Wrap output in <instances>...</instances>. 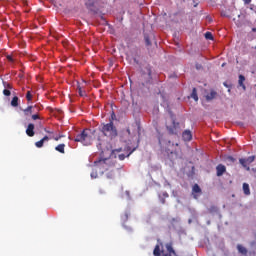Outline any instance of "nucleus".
<instances>
[{
  "mask_svg": "<svg viewBox=\"0 0 256 256\" xmlns=\"http://www.w3.org/2000/svg\"><path fill=\"white\" fill-rule=\"evenodd\" d=\"M123 169V166L117 162H113L109 158L99 159L94 162V168L91 172L92 179H97L98 177V171L99 173H105V171H110V173L107 174L108 179H113L115 177V173L117 171H121Z\"/></svg>",
  "mask_w": 256,
  "mask_h": 256,
  "instance_id": "nucleus-1",
  "label": "nucleus"
},
{
  "mask_svg": "<svg viewBox=\"0 0 256 256\" xmlns=\"http://www.w3.org/2000/svg\"><path fill=\"white\" fill-rule=\"evenodd\" d=\"M76 143H82V145L89 146L93 143V132L91 129H84L80 134H77L74 138Z\"/></svg>",
  "mask_w": 256,
  "mask_h": 256,
  "instance_id": "nucleus-2",
  "label": "nucleus"
},
{
  "mask_svg": "<svg viewBox=\"0 0 256 256\" xmlns=\"http://www.w3.org/2000/svg\"><path fill=\"white\" fill-rule=\"evenodd\" d=\"M165 247L168 253H165V250L163 249V243L157 244L154 248L153 255L154 256H177V252H175V249H173L172 243H167Z\"/></svg>",
  "mask_w": 256,
  "mask_h": 256,
  "instance_id": "nucleus-3",
  "label": "nucleus"
},
{
  "mask_svg": "<svg viewBox=\"0 0 256 256\" xmlns=\"http://www.w3.org/2000/svg\"><path fill=\"white\" fill-rule=\"evenodd\" d=\"M100 131L101 133H103L105 137H108V139H115V137H117L118 135L117 127H115V124H113V121H110L107 124L102 123Z\"/></svg>",
  "mask_w": 256,
  "mask_h": 256,
  "instance_id": "nucleus-4",
  "label": "nucleus"
},
{
  "mask_svg": "<svg viewBox=\"0 0 256 256\" xmlns=\"http://www.w3.org/2000/svg\"><path fill=\"white\" fill-rule=\"evenodd\" d=\"M142 79L145 80V83H151V79H153L151 66L148 65L144 68L142 71Z\"/></svg>",
  "mask_w": 256,
  "mask_h": 256,
  "instance_id": "nucleus-5",
  "label": "nucleus"
},
{
  "mask_svg": "<svg viewBox=\"0 0 256 256\" xmlns=\"http://www.w3.org/2000/svg\"><path fill=\"white\" fill-rule=\"evenodd\" d=\"M253 161H255V156H249L248 158H240L239 159L240 165H242V167L247 169V171H249V169H250L249 165L251 163H253Z\"/></svg>",
  "mask_w": 256,
  "mask_h": 256,
  "instance_id": "nucleus-6",
  "label": "nucleus"
},
{
  "mask_svg": "<svg viewBox=\"0 0 256 256\" xmlns=\"http://www.w3.org/2000/svg\"><path fill=\"white\" fill-rule=\"evenodd\" d=\"M170 135H177L179 133V122L172 121V126H167Z\"/></svg>",
  "mask_w": 256,
  "mask_h": 256,
  "instance_id": "nucleus-7",
  "label": "nucleus"
},
{
  "mask_svg": "<svg viewBox=\"0 0 256 256\" xmlns=\"http://www.w3.org/2000/svg\"><path fill=\"white\" fill-rule=\"evenodd\" d=\"M201 187H199V184H194L192 188V195L194 199H199V195H201Z\"/></svg>",
  "mask_w": 256,
  "mask_h": 256,
  "instance_id": "nucleus-8",
  "label": "nucleus"
},
{
  "mask_svg": "<svg viewBox=\"0 0 256 256\" xmlns=\"http://www.w3.org/2000/svg\"><path fill=\"white\" fill-rule=\"evenodd\" d=\"M26 135H28V137H35V124H28V127L26 129Z\"/></svg>",
  "mask_w": 256,
  "mask_h": 256,
  "instance_id": "nucleus-9",
  "label": "nucleus"
},
{
  "mask_svg": "<svg viewBox=\"0 0 256 256\" xmlns=\"http://www.w3.org/2000/svg\"><path fill=\"white\" fill-rule=\"evenodd\" d=\"M25 117H31L35 113V106H28L23 110Z\"/></svg>",
  "mask_w": 256,
  "mask_h": 256,
  "instance_id": "nucleus-10",
  "label": "nucleus"
},
{
  "mask_svg": "<svg viewBox=\"0 0 256 256\" xmlns=\"http://www.w3.org/2000/svg\"><path fill=\"white\" fill-rule=\"evenodd\" d=\"M216 174H217V177H221L223 175V173H225V171H227V168L225 167V165L223 164H219L217 167H216Z\"/></svg>",
  "mask_w": 256,
  "mask_h": 256,
  "instance_id": "nucleus-11",
  "label": "nucleus"
},
{
  "mask_svg": "<svg viewBox=\"0 0 256 256\" xmlns=\"http://www.w3.org/2000/svg\"><path fill=\"white\" fill-rule=\"evenodd\" d=\"M182 139L183 141H191V139H193V134L190 132V130H185L182 133Z\"/></svg>",
  "mask_w": 256,
  "mask_h": 256,
  "instance_id": "nucleus-12",
  "label": "nucleus"
},
{
  "mask_svg": "<svg viewBox=\"0 0 256 256\" xmlns=\"http://www.w3.org/2000/svg\"><path fill=\"white\" fill-rule=\"evenodd\" d=\"M237 250L238 253H240L241 255L247 256V253H249V251L247 250V248H245L243 245L238 244L237 245Z\"/></svg>",
  "mask_w": 256,
  "mask_h": 256,
  "instance_id": "nucleus-13",
  "label": "nucleus"
},
{
  "mask_svg": "<svg viewBox=\"0 0 256 256\" xmlns=\"http://www.w3.org/2000/svg\"><path fill=\"white\" fill-rule=\"evenodd\" d=\"M244 83H245V76L239 75L238 84H239V86L242 87V89H244V91H245L246 87H245V84H244Z\"/></svg>",
  "mask_w": 256,
  "mask_h": 256,
  "instance_id": "nucleus-14",
  "label": "nucleus"
},
{
  "mask_svg": "<svg viewBox=\"0 0 256 256\" xmlns=\"http://www.w3.org/2000/svg\"><path fill=\"white\" fill-rule=\"evenodd\" d=\"M217 97V92L211 91L210 94L206 95V100L207 101H213Z\"/></svg>",
  "mask_w": 256,
  "mask_h": 256,
  "instance_id": "nucleus-15",
  "label": "nucleus"
},
{
  "mask_svg": "<svg viewBox=\"0 0 256 256\" xmlns=\"http://www.w3.org/2000/svg\"><path fill=\"white\" fill-rule=\"evenodd\" d=\"M55 151H58V153L65 154V144H59L55 147Z\"/></svg>",
  "mask_w": 256,
  "mask_h": 256,
  "instance_id": "nucleus-16",
  "label": "nucleus"
},
{
  "mask_svg": "<svg viewBox=\"0 0 256 256\" xmlns=\"http://www.w3.org/2000/svg\"><path fill=\"white\" fill-rule=\"evenodd\" d=\"M11 106L12 107H19V97L14 96L11 100Z\"/></svg>",
  "mask_w": 256,
  "mask_h": 256,
  "instance_id": "nucleus-17",
  "label": "nucleus"
},
{
  "mask_svg": "<svg viewBox=\"0 0 256 256\" xmlns=\"http://www.w3.org/2000/svg\"><path fill=\"white\" fill-rule=\"evenodd\" d=\"M191 98L194 99V101H199V96H197V88H193Z\"/></svg>",
  "mask_w": 256,
  "mask_h": 256,
  "instance_id": "nucleus-18",
  "label": "nucleus"
},
{
  "mask_svg": "<svg viewBox=\"0 0 256 256\" xmlns=\"http://www.w3.org/2000/svg\"><path fill=\"white\" fill-rule=\"evenodd\" d=\"M243 191H244V194L251 195V190L249 189V184H247V183L243 184Z\"/></svg>",
  "mask_w": 256,
  "mask_h": 256,
  "instance_id": "nucleus-19",
  "label": "nucleus"
},
{
  "mask_svg": "<svg viewBox=\"0 0 256 256\" xmlns=\"http://www.w3.org/2000/svg\"><path fill=\"white\" fill-rule=\"evenodd\" d=\"M77 89H78V93H79L80 97L87 96V93L85 91H83V89L81 88V85H79V83H78Z\"/></svg>",
  "mask_w": 256,
  "mask_h": 256,
  "instance_id": "nucleus-20",
  "label": "nucleus"
},
{
  "mask_svg": "<svg viewBox=\"0 0 256 256\" xmlns=\"http://www.w3.org/2000/svg\"><path fill=\"white\" fill-rule=\"evenodd\" d=\"M144 41H145L147 47H151V40L149 38V35L145 34Z\"/></svg>",
  "mask_w": 256,
  "mask_h": 256,
  "instance_id": "nucleus-21",
  "label": "nucleus"
},
{
  "mask_svg": "<svg viewBox=\"0 0 256 256\" xmlns=\"http://www.w3.org/2000/svg\"><path fill=\"white\" fill-rule=\"evenodd\" d=\"M86 3V7H93V5L95 4V0H85Z\"/></svg>",
  "mask_w": 256,
  "mask_h": 256,
  "instance_id": "nucleus-22",
  "label": "nucleus"
},
{
  "mask_svg": "<svg viewBox=\"0 0 256 256\" xmlns=\"http://www.w3.org/2000/svg\"><path fill=\"white\" fill-rule=\"evenodd\" d=\"M3 86H4L5 89H8V90L13 89V86L10 83L6 82V81H3Z\"/></svg>",
  "mask_w": 256,
  "mask_h": 256,
  "instance_id": "nucleus-23",
  "label": "nucleus"
},
{
  "mask_svg": "<svg viewBox=\"0 0 256 256\" xmlns=\"http://www.w3.org/2000/svg\"><path fill=\"white\" fill-rule=\"evenodd\" d=\"M26 99L27 101H33V94H31V91H27Z\"/></svg>",
  "mask_w": 256,
  "mask_h": 256,
  "instance_id": "nucleus-24",
  "label": "nucleus"
},
{
  "mask_svg": "<svg viewBox=\"0 0 256 256\" xmlns=\"http://www.w3.org/2000/svg\"><path fill=\"white\" fill-rule=\"evenodd\" d=\"M205 38L209 39L210 41H213V34L211 32H206L205 33Z\"/></svg>",
  "mask_w": 256,
  "mask_h": 256,
  "instance_id": "nucleus-25",
  "label": "nucleus"
},
{
  "mask_svg": "<svg viewBox=\"0 0 256 256\" xmlns=\"http://www.w3.org/2000/svg\"><path fill=\"white\" fill-rule=\"evenodd\" d=\"M43 143H45V142H43V140H39V141H37V142L35 143V145H36V147H37L38 149H41V147H43Z\"/></svg>",
  "mask_w": 256,
  "mask_h": 256,
  "instance_id": "nucleus-26",
  "label": "nucleus"
},
{
  "mask_svg": "<svg viewBox=\"0 0 256 256\" xmlns=\"http://www.w3.org/2000/svg\"><path fill=\"white\" fill-rule=\"evenodd\" d=\"M3 95H5V97L11 96V90H9V89H4V90H3Z\"/></svg>",
  "mask_w": 256,
  "mask_h": 256,
  "instance_id": "nucleus-27",
  "label": "nucleus"
},
{
  "mask_svg": "<svg viewBox=\"0 0 256 256\" xmlns=\"http://www.w3.org/2000/svg\"><path fill=\"white\" fill-rule=\"evenodd\" d=\"M63 138V135L59 136H51L50 139H54V141H59V139Z\"/></svg>",
  "mask_w": 256,
  "mask_h": 256,
  "instance_id": "nucleus-28",
  "label": "nucleus"
},
{
  "mask_svg": "<svg viewBox=\"0 0 256 256\" xmlns=\"http://www.w3.org/2000/svg\"><path fill=\"white\" fill-rule=\"evenodd\" d=\"M167 152H168V153H171V154H173V153L177 154V149L168 148V149H167Z\"/></svg>",
  "mask_w": 256,
  "mask_h": 256,
  "instance_id": "nucleus-29",
  "label": "nucleus"
},
{
  "mask_svg": "<svg viewBox=\"0 0 256 256\" xmlns=\"http://www.w3.org/2000/svg\"><path fill=\"white\" fill-rule=\"evenodd\" d=\"M125 154H119L118 155V159L120 160V161H125Z\"/></svg>",
  "mask_w": 256,
  "mask_h": 256,
  "instance_id": "nucleus-30",
  "label": "nucleus"
},
{
  "mask_svg": "<svg viewBox=\"0 0 256 256\" xmlns=\"http://www.w3.org/2000/svg\"><path fill=\"white\" fill-rule=\"evenodd\" d=\"M227 161H230V163H235V158H233V156H228Z\"/></svg>",
  "mask_w": 256,
  "mask_h": 256,
  "instance_id": "nucleus-31",
  "label": "nucleus"
},
{
  "mask_svg": "<svg viewBox=\"0 0 256 256\" xmlns=\"http://www.w3.org/2000/svg\"><path fill=\"white\" fill-rule=\"evenodd\" d=\"M32 119L33 121H37V119H40L39 114H33Z\"/></svg>",
  "mask_w": 256,
  "mask_h": 256,
  "instance_id": "nucleus-32",
  "label": "nucleus"
},
{
  "mask_svg": "<svg viewBox=\"0 0 256 256\" xmlns=\"http://www.w3.org/2000/svg\"><path fill=\"white\" fill-rule=\"evenodd\" d=\"M41 141H43V143H45V141H49L48 136H44V137L41 139Z\"/></svg>",
  "mask_w": 256,
  "mask_h": 256,
  "instance_id": "nucleus-33",
  "label": "nucleus"
},
{
  "mask_svg": "<svg viewBox=\"0 0 256 256\" xmlns=\"http://www.w3.org/2000/svg\"><path fill=\"white\" fill-rule=\"evenodd\" d=\"M169 145H172V147H179V143H176V144H171V141L168 142Z\"/></svg>",
  "mask_w": 256,
  "mask_h": 256,
  "instance_id": "nucleus-34",
  "label": "nucleus"
},
{
  "mask_svg": "<svg viewBox=\"0 0 256 256\" xmlns=\"http://www.w3.org/2000/svg\"><path fill=\"white\" fill-rule=\"evenodd\" d=\"M124 219H125V221H127V219H129V213L128 212H125Z\"/></svg>",
  "mask_w": 256,
  "mask_h": 256,
  "instance_id": "nucleus-35",
  "label": "nucleus"
},
{
  "mask_svg": "<svg viewBox=\"0 0 256 256\" xmlns=\"http://www.w3.org/2000/svg\"><path fill=\"white\" fill-rule=\"evenodd\" d=\"M245 5H249V3H251L252 0H243Z\"/></svg>",
  "mask_w": 256,
  "mask_h": 256,
  "instance_id": "nucleus-36",
  "label": "nucleus"
},
{
  "mask_svg": "<svg viewBox=\"0 0 256 256\" xmlns=\"http://www.w3.org/2000/svg\"><path fill=\"white\" fill-rule=\"evenodd\" d=\"M176 221H177V220H176L175 218H172V219H171L172 225H173L174 223H176Z\"/></svg>",
  "mask_w": 256,
  "mask_h": 256,
  "instance_id": "nucleus-37",
  "label": "nucleus"
},
{
  "mask_svg": "<svg viewBox=\"0 0 256 256\" xmlns=\"http://www.w3.org/2000/svg\"><path fill=\"white\" fill-rule=\"evenodd\" d=\"M45 131H46L47 133H49L50 135H53V132H52V131H49V130H46V129H45Z\"/></svg>",
  "mask_w": 256,
  "mask_h": 256,
  "instance_id": "nucleus-38",
  "label": "nucleus"
},
{
  "mask_svg": "<svg viewBox=\"0 0 256 256\" xmlns=\"http://www.w3.org/2000/svg\"><path fill=\"white\" fill-rule=\"evenodd\" d=\"M133 151H135V148H134L132 151L129 152V154L127 155V157H129V156L133 153Z\"/></svg>",
  "mask_w": 256,
  "mask_h": 256,
  "instance_id": "nucleus-39",
  "label": "nucleus"
},
{
  "mask_svg": "<svg viewBox=\"0 0 256 256\" xmlns=\"http://www.w3.org/2000/svg\"><path fill=\"white\" fill-rule=\"evenodd\" d=\"M128 135H131V130L128 128L127 130Z\"/></svg>",
  "mask_w": 256,
  "mask_h": 256,
  "instance_id": "nucleus-40",
  "label": "nucleus"
},
{
  "mask_svg": "<svg viewBox=\"0 0 256 256\" xmlns=\"http://www.w3.org/2000/svg\"><path fill=\"white\" fill-rule=\"evenodd\" d=\"M163 195L164 197H169V194L167 192H165Z\"/></svg>",
  "mask_w": 256,
  "mask_h": 256,
  "instance_id": "nucleus-41",
  "label": "nucleus"
},
{
  "mask_svg": "<svg viewBox=\"0 0 256 256\" xmlns=\"http://www.w3.org/2000/svg\"><path fill=\"white\" fill-rule=\"evenodd\" d=\"M8 59H9V61H12V58H11V56H8Z\"/></svg>",
  "mask_w": 256,
  "mask_h": 256,
  "instance_id": "nucleus-42",
  "label": "nucleus"
},
{
  "mask_svg": "<svg viewBox=\"0 0 256 256\" xmlns=\"http://www.w3.org/2000/svg\"><path fill=\"white\" fill-rule=\"evenodd\" d=\"M252 31H254V32H255V31H256V28H253V29H252Z\"/></svg>",
  "mask_w": 256,
  "mask_h": 256,
  "instance_id": "nucleus-43",
  "label": "nucleus"
},
{
  "mask_svg": "<svg viewBox=\"0 0 256 256\" xmlns=\"http://www.w3.org/2000/svg\"><path fill=\"white\" fill-rule=\"evenodd\" d=\"M116 152H119V151H121V150H115ZM115 151H114V153H115Z\"/></svg>",
  "mask_w": 256,
  "mask_h": 256,
  "instance_id": "nucleus-44",
  "label": "nucleus"
},
{
  "mask_svg": "<svg viewBox=\"0 0 256 256\" xmlns=\"http://www.w3.org/2000/svg\"><path fill=\"white\" fill-rule=\"evenodd\" d=\"M162 203H165V200H163Z\"/></svg>",
  "mask_w": 256,
  "mask_h": 256,
  "instance_id": "nucleus-45",
  "label": "nucleus"
}]
</instances>
